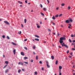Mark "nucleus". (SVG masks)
<instances>
[{
    "mask_svg": "<svg viewBox=\"0 0 75 75\" xmlns=\"http://www.w3.org/2000/svg\"><path fill=\"white\" fill-rule=\"evenodd\" d=\"M24 48L25 49V50H27V47H24Z\"/></svg>",
    "mask_w": 75,
    "mask_h": 75,
    "instance_id": "obj_32",
    "label": "nucleus"
},
{
    "mask_svg": "<svg viewBox=\"0 0 75 75\" xmlns=\"http://www.w3.org/2000/svg\"><path fill=\"white\" fill-rule=\"evenodd\" d=\"M59 72H61V69H59Z\"/></svg>",
    "mask_w": 75,
    "mask_h": 75,
    "instance_id": "obj_57",
    "label": "nucleus"
},
{
    "mask_svg": "<svg viewBox=\"0 0 75 75\" xmlns=\"http://www.w3.org/2000/svg\"><path fill=\"white\" fill-rule=\"evenodd\" d=\"M8 72V69H7V70H6L5 71V73H7V72Z\"/></svg>",
    "mask_w": 75,
    "mask_h": 75,
    "instance_id": "obj_15",
    "label": "nucleus"
},
{
    "mask_svg": "<svg viewBox=\"0 0 75 75\" xmlns=\"http://www.w3.org/2000/svg\"><path fill=\"white\" fill-rule=\"evenodd\" d=\"M40 14L42 16H44V13H42V12H40Z\"/></svg>",
    "mask_w": 75,
    "mask_h": 75,
    "instance_id": "obj_17",
    "label": "nucleus"
},
{
    "mask_svg": "<svg viewBox=\"0 0 75 75\" xmlns=\"http://www.w3.org/2000/svg\"><path fill=\"white\" fill-rule=\"evenodd\" d=\"M37 28H40V25H38L37 26Z\"/></svg>",
    "mask_w": 75,
    "mask_h": 75,
    "instance_id": "obj_33",
    "label": "nucleus"
},
{
    "mask_svg": "<svg viewBox=\"0 0 75 75\" xmlns=\"http://www.w3.org/2000/svg\"><path fill=\"white\" fill-rule=\"evenodd\" d=\"M47 1L48 3H50V1H48V0H47Z\"/></svg>",
    "mask_w": 75,
    "mask_h": 75,
    "instance_id": "obj_60",
    "label": "nucleus"
},
{
    "mask_svg": "<svg viewBox=\"0 0 75 75\" xmlns=\"http://www.w3.org/2000/svg\"><path fill=\"white\" fill-rule=\"evenodd\" d=\"M65 5V4L63 3L61 4V6H64Z\"/></svg>",
    "mask_w": 75,
    "mask_h": 75,
    "instance_id": "obj_28",
    "label": "nucleus"
},
{
    "mask_svg": "<svg viewBox=\"0 0 75 75\" xmlns=\"http://www.w3.org/2000/svg\"><path fill=\"white\" fill-rule=\"evenodd\" d=\"M58 60H56L55 62V64H56V65H57V64H58Z\"/></svg>",
    "mask_w": 75,
    "mask_h": 75,
    "instance_id": "obj_23",
    "label": "nucleus"
},
{
    "mask_svg": "<svg viewBox=\"0 0 75 75\" xmlns=\"http://www.w3.org/2000/svg\"><path fill=\"white\" fill-rule=\"evenodd\" d=\"M59 42L61 45V44H62L63 42H64V41L62 40H59Z\"/></svg>",
    "mask_w": 75,
    "mask_h": 75,
    "instance_id": "obj_6",
    "label": "nucleus"
},
{
    "mask_svg": "<svg viewBox=\"0 0 75 75\" xmlns=\"http://www.w3.org/2000/svg\"><path fill=\"white\" fill-rule=\"evenodd\" d=\"M40 7H41V8L42 7V5L41 4H40Z\"/></svg>",
    "mask_w": 75,
    "mask_h": 75,
    "instance_id": "obj_40",
    "label": "nucleus"
},
{
    "mask_svg": "<svg viewBox=\"0 0 75 75\" xmlns=\"http://www.w3.org/2000/svg\"><path fill=\"white\" fill-rule=\"evenodd\" d=\"M52 19H53V20H55V16H53L52 17Z\"/></svg>",
    "mask_w": 75,
    "mask_h": 75,
    "instance_id": "obj_18",
    "label": "nucleus"
},
{
    "mask_svg": "<svg viewBox=\"0 0 75 75\" xmlns=\"http://www.w3.org/2000/svg\"><path fill=\"white\" fill-rule=\"evenodd\" d=\"M24 63H25V64H28V62H24Z\"/></svg>",
    "mask_w": 75,
    "mask_h": 75,
    "instance_id": "obj_26",
    "label": "nucleus"
},
{
    "mask_svg": "<svg viewBox=\"0 0 75 75\" xmlns=\"http://www.w3.org/2000/svg\"><path fill=\"white\" fill-rule=\"evenodd\" d=\"M7 65H5L4 66V68H6V67H7Z\"/></svg>",
    "mask_w": 75,
    "mask_h": 75,
    "instance_id": "obj_41",
    "label": "nucleus"
},
{
    "mask_svg": "<svg viewBox=\"0 0 75 75\" xmlns=\"http://www.w3.org/2000/svg\"><path fill=\"white\" fill-rule=\"evenodd\" d=\"M7 39H8V40H10V38H9L8 36H7Z\"/></svg>",
    "mask_w": 75,
    "mask_h": 75,
    "instance_id": "obj_38",
    "label": "nucleus"
},
{
    "mask_svg": "<svg viewBox=\"0 0 75 75\" xmlns=\"http://www.w3.org/2000/svg\"><path fill=\"white\" fill-rule=\"evenodd\" d=\"M72 42H75V40H73L72 41Z\"/></svg>",
    "mask_w": 75,
    "mask_h": 75,
    "instance_id": "obj_61",
    "label": "nucleus"
},
{
    "mask_svg": "<svg viewBox=\"0 0 75 75\" xmlns=\"http://www.w3.org/2000/svg\"><path fill=\"white\" fill-rule=\"evenodd\" d=\"M30 62H33V60L32 59H31V60L30 61Z\"/></svg>",
    "mask_w": 75,
    "mask_h": 75,
    "instance_id": "obj_47",
    "label": "nucleus"
},
{
    "mask_svg": "<svg viewBox=\"0 0 75 75\" xmlns=\"http://www.w3.org/2000/svg\"><path fill=\"white\" fill-rule=\"evenodd\" d=\"M46 63L47 64V68H50V65H49V64H48V61H47L46 62Z\"/></svg>",
    "mask_w": 75,
    "mask_h": 75,
    "instance_id": "obj_3",
    "label": "nucleus"
},
{
    "mask_svg": "<svg viewBox=\"0 0 75 75\" xmlns=\"http://www.w3.org/2000/svg\"><path fill=\"white\" fill-rule=\"evenodd\" d=\"M73 75H75V73H73Z\"/></svg>",
    "mask_w": 75,
    "mask_h": 75,
    "instance_id": "obj_62",
    "label": "nucleus"
},
{
    "mask_svg": "<svg viewBox=\"0 0 75 75\" xmlns=\"http://www.w3.org/2000/svg\"><path fill=\"white\" fill-rule=\"evenodd\" d=\"M35 46H34L33 47V49H35Z\"/></svg>",
    "mask_w": 75,
    "mask_h": 75,
    "instance_id": "obj_51",
    "label": "nucleus"
},
{
    "mask_svg": "<svg viewBox=\"0 0 75 75\" xmlns=\"http://www.w3.org/2000/svg\"><path fill=\"white\" fill-rule=\"evenodd\" d=\"M69 58H71V56L69 55Z\"/></svg>",
    "mask_w": 75,
    "mask_h": 75,
    "instance_id": "obj_59",
    "label": "nucleus"
},
{
    "mask_svg": "<svg viewBox=\"0 0 75 75\" xmlns=\"http://www.w3.org/2000/svg\"><path fill=\"white\" fill-rule=\"evenodd\" d=\"M59 9V7H57L56 8V10H58Z\"/></svg>",
    "mask_w": 75,
    "mask_h": 75,
    "instance_id": "obj_45",
    "label": "nucleus"
},
{
    "mask_svg": "<svg viewBox=\"0 0 75 75\" xmlns=\"http://www.w3.org/2000/svg\"><path fill=\"white\" fill-rule=\"evenodd\" d=\"M61 45L62 47L64 46V47H65L66 48H68V46L66 45H65V43H63L62 44H61Z\"/></svg>",
    "mask_w": 75,
    "mask_h": 75,
    "instance_id": "obj_1",
    "label": "nucleus"
},
{
    "mask_svg": "<svg viewBox=\"0 0 75 75\" xmlns=\"http://www.w3.org/2000/svg\"><path fill=\"white\" fill-rule=\"evenodd\" d=\"M4 23H5V24H7L8 25H9V24L8 22V21H4Z\"/></svg>",
    "mask_w": 75,
    "mask_h": 75,
    "instance_id": "obj_4",
    "label": "nucleus"
},
{
    "mask_svg": "<svg viewBox=\"0 0 75 75\" xmlns=\"http://www.w3.org/2000/svg\"><path fill=\"white\" fill-rule=\"evenodd\" d=\"M60 40H62V41L65 40V37H61L60 38Z\"/></svg>",
    "mask_w": 75,
    "mask_h": 75,
    "instance_id": "obj_2",
    "label": "nucleus"
},
{
    "mask_svg": "<svg viewBox=\"0 0 75 75\" xmlns=\"http://www.w3.org/2000/svg\"><path fill=\"white\" fill-rule=\"evenodd\" d=\"M35 37H37V38H39V36L37 35H35Z\"/></svg>",
    "mask_w": 75,
    "mask_h": 75,
    "instance_id": "obj_29",
    "label": "nucleus"
},
{
    "mask_svg": "<svg viewBox=\"0 0 75 75\" xmlns=\"http://www.w3.org/2000/svg\"><path fill=\"white\" fill-rule=\"evenodd\" d=\"M58 16H59V15L58 14L56 15L55 16V17H58Z\"/></svg>",
    "mask_w": 75,
    "mask_h": 75,
    "instance_id": "obj_37",
    "label": "nucleus"
},
{
    "mask_svg": "<svg viewBox=\"0 0 75 75\" xmlns=\"http://www.w3.org/2000/svg\"><path fill=\"white\" fill-rule=\"evenodd\" d=\"M21 55H23V56L24 55V52H21Z\"/></svg>",
    "mask_w": 75,
    "mask_h": 75,
    "instance_id": "obj_8",
    "label": "nucleus"
},
{
    "mask_svg": "<svg viewBox=\"0 0 75 75\" xmlns=\"http://www.w3.org/2000/svg\"><path fill=\"white\" fill-rule=\"evenodd\" d=\"M48 31H49L50 32H51V30L49 29H48Z\"/></svg>",
    "mask_w": 75,
    "mask_h": 75,
    "instance_id": "obj_43",
    "label": "nucleus"
},
{
    "mask_svg": "<svg viewBox=\"0 0 75 75\" xmlns=\"http://www.w3.org/2000/svg\"><path fill=\"white\" fill-rule=\"evenodd\" d=\"M69 42H72V41L71 40V39H69Z\"/></svg>",
    "mask_w": 75,
    "mask_h": 75,
    "instance_id": "obj_35",
    "label": "nucleus"
},
{
    "mask_svg": "<svg viewBox=\"0 0 75 75\" xmlns=\"http://www.w3.org/2000/svg\"><path fill=\"white\" fill-rule=\"evenodd\" d=\"M58 47L59 48H62V47H61L60 46H58Z\"/></svg>",
    "mask_w": 75,
    "mask_h": 75,
    "instance_id": "obj_49",
    "label": "nucleus"
},
{
    "mask_svg": "<svg viewBox=\"0 0 75 75\" xmlns=\"http://www.w3.org/2000/svg\"><path fill=\"white\" fill-rule=\"evenodd\" d=\"M35 41H39L40 40L38 39L35 38Z\"/></svg>",
    "mask_w": 75,
    "mask_h": 75,
    "instance_id": "obj_12",
    "label": "nucleus"
},
{
    "mask_svg": "<svg viewBox=\"0 0 75 75\" xmlns=\"http://www.w3.org/2000/svg\"><path fill=\"white\" fill-rule=\"evenodd\" d=\"M72 50H73V51H75V49L74 48H72Z\"/></svg>",
    "mask_w": 75,
    "mask_h": 75,
    "instance_id": "obj_39",
    "label": "nucleus"
},
{
    "mask_svg": "<svg viewBox=\"0 0 75 75\" xmlns=\"http://www.w3.org/2000/svg\"><path fill=\"white\" fill-rule=\"evenodd\" d=\"M41 70H42V71H44V68H43V67H42V68H41Z\"/></svg>",
    "mask_w": 75,
    "mask_h": 75,
    "instance_id": "obj_48",
    "label": "nucleus"
},
{
    "mask_svg": "<svg viewBox=\"0 0 75 75\" xmlns=\"http://www.w3.org/2000/svg\"><path fill=\"white\" fill-rule=\"evenodd\" d=\"M69 53V50H68L67 52V54H68Z\"/></svg>",
    "mask_w": 75,
    "mask_h": 75,
    "instance_id": "obj_50",
    "label": "nucleus"
},
{
    "mask_svg": "<svg viewBox=\"0 0 75 75\" xmlns=\"http://www.w3.org/2000/svg\"><path fill=\"white\" fill-rule=\"evenodd\" d=\"M2 38H5V36L4 35H3L2 36Z\"/></svg>",
    "mask_w": 75,
    "mask_h": 75,
    "instance_id": "obj_44",
    "label": "nucleus"
},
{
    "mask_svg": "<svg viewBox=\"0 0 75 75\" xmlns=\"http://www.w3.org/2000/svg\"><path fill=\"white\" fill-rule=\"evenodd\" d=\"M70 26H68V28H71V27H70Z\"/></svg>",
    "mask_w": 75,
    "mask_h": 75,
    "instance_id": "obj_63",
    "label": "nucleus"
},
{
    "mask_svg": "<svg viewBox=\"0 0 75 75\" xmlns=\"http://www.w3.org/2000/svg\"><path fill=\"white\" fill-rule=\"evenodd\" d=\"M24 59H28V57H24Z\"/></svg>",
    "mask_w": 75,
    "mask_h": 75,
    "instance_id": "obj_31",
    "label": "nucleus"
},
{
    "mask_svg": "<svg viewBox=\"0 0 75 75\" xmlns=\"http://www.w3.org/2000/svg\"><path fill=\"white\" fill-rule=\"evenodd\" d=\"M65 22L66 23H69L70 22L68 20H67Z\"/></svg>",
    "mask_w": 75,
    "mask_h": 75,
    "instance_id": "obj_7",
    "label": "nucleus"
},
{
    "mask_svg": "<svg viewBox=\"0 0 75 75\" xmlns=\"http://www.w3.org/2000/svg\"><path fill=\"white\" fill-rule=\"evenodd\" d=\"M35 75H37V72L35 71L34 72Z\"/></svg>",
    "mask_w": 75,
    "mask_h": 75,
    "instance_id": "obj_27",
    "label": "nucleus"
},
{
    "mask_svg": "<svg viewBox=\"0 0 75 75\" xmlns=\"http://www.w3.org/2000/svg\"><path fill=\"white\" fill-rule=\"evenodd\" d=\"M22 71H24V69H22Z\"/></svg>",
    "mask_w": 75,
    "mask_h": 75,
    "instance_id": "obj_58",
    "label": "nucleus"
},
{
    "mask_svg": "<svg viewBox=\"0 0 75 75\" xmlns=\"http://www.w3.org/2000/svg\"><path fill=\"white\" fill-rule=\"evenodd\" d=\"M27 40V39H25L24 40V41H26Z\"/></svg>",
    "mask_w": 75,
    "mask_h": 75,
    "instance_id": "obj_54",
    "label": "nucleus"
},
{
    "mask_svg": "<svg viewBox=\"0 0 75 75\" xmlns=\"http://www.w3.org/2000/svg\"><path fill=\"white\" fill-rule=\"evenodd\" d=\"M71 37H74V35L71 34Z\"/></svg>",
    "mask_w": 75,
    "mask_h": 75,
    "instance_id": "obj_30",
    "label": "nucleus"
},
{
    "mask_svg": "<svg viewBox=\"0 0 75 75\" xmlns=\"http://www.w3.org/2000/svg\"><path fill=\"white\" fill-rule=\"evenodd\" d=\"M25 2L26 3H28L27 1V0L25 1Z\"/></svg>",
    "mask_w": 75,
    "mask_h": 75,
    "instance_id": "obj_53",
    "label": "nucleus"
},
{
    "mask_svg": "<svg viewBox=\"0 0 75 75\" xmlns=\"http://www.w3.org/2000/svg\"><path fill=\"white\" fill-rule=\"evenodd\" d=\"M13 54L14 55L16 54V49H14L13 51Z\"/></svg>",
    "mask_w": 75,
    "mask_h": 75,
    "instance_id": "obj_11",
    "label": "nucleus"
},
{
    "mask_svg": "<svg viewBox=\"0 0 75 75\" xmlns=\"http://www.w3.org/2000/svg\"><path fill=\"white\" fill-rule=\"evenodd\" d=\"M21 27H22V28H23L24 26H23V24H21Z\"/></svg>",
    "mask_w": 75,
    "mask_h": 75,
    "instance_id": "obj_42",
    "label": "nucleus"
},
{
    "mask_svg": "<svg viewBox=\"0 0 75 75\" xmlns=\"http://www.w3.org/2000/svg\"><path fill=\"white\" fill-rule=\"evenodd\" d=\"M69 21V22L70 21V22H72V21H73L72 19H71V18H70Z\"/></svg>",
    "mask_w": 75,
    "mask_h": 75,
    "instance_id": "obj_22",
    "label": "nucleus"
},
{
    "mask_svg": "<svg viewBox=\"0 0 75 75\" xmlns=\"http://www.w3.org/2000/svg\"><path fill=\"white\" fill-rule=\"evenodd\" d=\"M51 58L52 59H54V56H51Z\"/></svg>",
    "mask_w": 75,
    "mask_h": 75,
    "instance_id": "obj_13",
    "label": "nucleus"
},
{
    "mask_svg": "<svg viewBox=\"0 0 75 75\" xmlns=\"http://www.w3.org/2000/svg\"><path fill=\"white\" fill-rule=\"evenodd\" d=\"M62 74H61V73L60 72H59V75H62Z\"/></svg>",
    "mask_w": 75,
    "mask_h": 75,
    "instance_id": "obj_52",
    "label": "nucleus"
},
{
    "mask_svg": "<svg viewBox=\"0 0 75 75\" xmlns=\"http://www.w3.org/2000/svg\"><path fill=\"white\" fill-rule=\"evenodd\" d=\"M74 48H75V44H74Z\"/></svg>",
    "mask_w": 75,
    "mask_h": 75,
    "instance_id": "obj_64",
    "label": "nucleus"
},
{
    "mask_svg": "<svg viewBox=\"0 0 75 75\" xmlns=\"http://www.w3.org/2000/svg\"><path fill=\"white\" fill-rule=\"evenodd\" d=\"M18 34H21V31H20L19 32H18Z\"/></svg>",
    "mask_w": 75,
    "mask_h": 75,
    "instance_id": "obj_16",
    "label": "nucleus"
},
{
    "mask_svg": "<svg viewBox=\"0 0 75 75\" xmlns=\"http://www.w3.org/2000/svg\"><path fill=\"white\" fill-rule=\"evenodd\" d=\"M69 26L71 27V24H69Z\"/></svg>",
    "mask_w": 75,
    "mask_h": 75,
    "instance_id": "obj_56",
    "label": "nucleus"
},
{
    "mask_svg": "<svg viewBox=\"0 0 75 75\" xmlns=\"http://www.w3.org/2000/svg\"><path fill=\"white\" fill-rule=\"evenodd\" d=\"M68 10H70L71 9V7L70 6H68Z\"/></svg>",
    "mask_w": 75,
    "mask_h": 75,
    "instance_id": "obj_24",
    "label": "nucleus"
},
{
    "mask_svg": "<svg viewBox=\"0 0 75 75\" xmlns=\"http://www.w3.org/2000/svg\"><path fill=\"white\" fill-rule=\"evenodd\" d=\"M70 55H72V52H71L70 53Z\"/></svg>",
    "mask_w": 75,
    "mask_h": 75,
    "instance_id": "obj_55",
    "label": "nucleus"
},
{
    "mask_svg": "<svg viewBox=\"0 0 75 75\" xmlns=\"http://www.w3.org/2000/svg\"><path fill=\"white\" fill-rule=\"evenodd\" d=\"M5 62L6 64H8V61H5Z\"/></svg>",
    "mask_w": 75,
    "mask_h": 75,
    "instance_id": "obj_20",
    "label": "nucleus"
},
{
    "mask_svg": "<svg viewBox=\"0 0 75 75\" xmlns=\"http://www.w3.org/2000/svg\"><path fill=\"white\" fill-rule=\"evenodd\" d=\"M59 69H61L62 68V67L61 66H59Z\"/></svg>",
    "mask_w": 75,
    "mask_h": 75,
    "instance_id": "obj_9",
    "label": "nucleus"
},
{
    "mask_svg": "<svg viewBox=\"0 0 75 75\" xmlns=\"http://www.w3.org/2000/svg\"><path fill=\"white\" fill-rule=\"evenodd\" d=\"M24 21L25 23H26V22H27V19H25L24 20Z\"/></svg>",
    "mask_w": 75,
    "mask_h": 75,
    "instance_id": "obj_19",
    "label": "nucleus"
},
{
    "mask_svg": "<svg viewBox=\"0 0 75 75\" xmlns=\"http://www.w3.org/2000/svg\"><path fill=\"white\" fill-rule=\"evenodd\" d=\"M39 63L40 64H42V62H41V61H40L39 62Z\"/></svg>",
    "mask_w": 75,
    "mask_h": 75,
    "instance_id": "obj_46",
    "label": "nucleus"
},
{
    "mask_svg": "<svg viewBox=\"0 0 75 75\" xmlns=\"http://www.w3.org/2000/svg\"><path fill=\"white\" fill-rule=\"evenodd\" d=\"M18 64H19V65H24V64H23V63L22 62H19Z\"/></svg>",
    "mask_w": 75,
    "mask_h": 75,
    "instance_id": "obj_5",
    "label": "nucleus"
},
{
    "mask_svg": "<svg viewBox=\"0 0 75 75\" xmlns=\"http://www.w3.org/2000/svg\"><path fill=\"white\" fill-rule=\"evenodd\" d=\"M11 44L12 45H17V44L13 42H12Z\"/></svg>",
    "mask_w": 75,
    "mask_h": 75,
    "instance_id": "obj_10",
    "label": "nucleus"
},
{
    "mask_svg": "<svg viewBox=\"0 0 75 75\" xmlns=\"http://www.w3.org/2000/svg\"><path fill=\"white\" fill-rule=\"evenodd\" d=\"M36 60H38V56H36Z\"/></svg>",
    "mask_w": 75,
    "mask_h": 75,
    "instance_id": "obj_34",
    "label": "nucleus"
},
{
    "mask_svg": "<svg viewBox=\"0 0 75 75\" xmlns=\"http://www.w3.org/2000/svg\"><path fill=\"white\" fill-rule=\"evenodd\" d=\"M18 3H19V4H23V2H21L20 1H18Z\"/></svg>",
    "mask_w": 75,
    "mask_h": 75,
    "instance_id": "obj_14",
    "label": "nucleus"
},
{
    "mask_svg": "<svg viewBox=\"0 0 75 75\" xmlns=\"http://www.w3.org/2000/svg\"><path fill=\"white\" fill-rule=\"evenodd\" d=\"M43 10L44 11H47V9L45 8H44L43 9Z\"/></svg>",
    "mask_w": 75,
    "mask_h": 75,
    "instance_id": "obj_21",
    "label": "nucleus"
},
{
    "mask_svg": "<svg viewBox=\"0 0 75 75\" xmlns=\"http://www.w3.org/2000/svg\"><path fill=\"white\" fill-rule=\"evenodd\" d=\"M21 72V69H20L18 70V73H20Z\"/></svg>",
    "mask_w": 75,
    "mask_h": 75,
    "instance_id": "obj_25",
    "label": "nucleus"
},
{
    "mask_svg": "<svg viewBox=\"0 0 75 75\" xmlns=\"http://www.w3.org/2000/svg\"><path fill=\"white\" fill-rule=\"evenodd\" d=\"M62 16V14H61L59 15V17H61Z\"/></svg>",
    "mask_w": 75,
    "mask_h": 75,
    "instance_id": "obj_36",
    "label": "nucleus"
}]
</instances>
